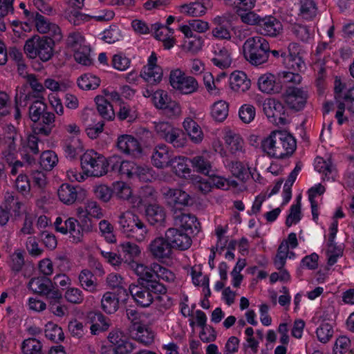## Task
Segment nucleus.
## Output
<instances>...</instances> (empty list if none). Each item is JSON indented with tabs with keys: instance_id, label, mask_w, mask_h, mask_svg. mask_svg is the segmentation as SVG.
I'll list each match as a JSON object with an SVG mask.
<instances>
[{
	"instance_id": "obj_52",
	"label": "nucleus",
	"mask_w": 354,
	"mask_h": 354,
	"mask_svg": "<svg viewBox=\"0 0 354 354\" xmlns=\"http://www.w3.org/2000/svg\"><path fill=\"white\" fill-rule=\"evenodd\" d=\"M106 282L110 287L118 288L117 292L118 294H122L124 297L127 296V290L121 286L122 278L120 275L111 273L107 276Z\"/></svg>"
},
{
	"instance_id": "obj_37",
	"label": "nucleus",
	"mask_w": 354,
	"mask_h": 354,
	"mask_svg": "<svg viewBox=\"0 0 354 354\" xmlns=\"http://www.w3.org/2000/svg\"><path fill=\"white\" fill-rule=\"evenodd\" d=\"M71 335L75 339H83L88 332V323L81 322L77 319L71 321L68 325Z\"/></svg>"
},
{
	"instance_id": "obj_56",
	"label": "nucleus",
	"mask_w": 354,
	"mask_h": 354,
	"mask_svg": "<svg viewBox=\"0 0 354 354\" xmlns=\"http://www.w3.org/2000/svg\"><path fill=\"white\" fill-rule=\"evenodd\" d=\"M66 17L68 21L74 26H79L90 18L88 15L83 14L76 9L66 12Z\"/></svg>"
},
{
	"instance_id": "obj_6",
	"label": "nucleus",
	"mask_w": 354,
	"mask_h": 354,
	"mask_svg": "<svg viewBox=\"0 0 354 354\" xmlns=\"http://www.w3.org/2000/svg\"><path fill=\"white\" fill-rule=\"evenodd\" d=\"M81 166L87 176L100 177L107 173L105 158L93 150L81 156Z\"/></svg>"
},
{
	"instance_id": "obj_50",
	"label": "nucleus",
	"mask_w": 354,
	"mask_h": 354,
	"mask_svg": "<svg viewBox=\"0 0 354 354\" xmlns=\"http://www.w3.org/2000/svg\"><path fill=\"white\" fill-rule=\"evenodd\" d=\"M28 82L30 84L31 88L33 91L36 93V94L32 95L33 97L37 99H44L41 96V93L45 91L44 87L42 84L39 83L36 78L35 75H28ZM32 97L31 94L26 95L24 97V100H27L30 99Z\"/></svg>"
},
{
	"instance_id": "obj_7",
	"label": "nucleus",
	"mask_w": 354,
	"mask_h": 354,
	"mask_svg": "<svg viewBox=\"0 0 354 354\" xmlns=\"http://www.w3.org/2000/svg\"><path fill=\"white\" fill-rule=\"evenodd\" d=\"M154 129L158 136L175 148L183 147L187 142L184 133L167 122H154Z\"/></svg>"
},
{
	"instance_id": "obj_64",
	"label": "nucleus",
	"mask_w": 354,
	"mask_h": 354,
	"mask_svg": "<svg viewBox=\"0 0 354 354\" xmlns=\"http://www.w3.org/2000/svg\"><path fill=\"white\" fill-rule=\"evenodd\" d=\"M351 341L345 336H342L337 339L334 347V354H344L348 349Z\"/></svg>"
},
{
	"instance_id": "obj_40",
	"label": "nucleus",
	"mask_w": 354,
	"mask_h": 354,
	"mask_svg": "<svg viewBox=\"0 0 354 354\" xmlns=\"http://www.w3.org/2000/svg\"><path fill=\"white\" fill-rule=\"evenodd\" d=\"M215 57L212 59V63L220 68H227L232 64L230 53L225 48L214 51Z\"/></svg>"
},
{
	"instance_id": "obj_9",
	"label": "nucleus",
	"mask_w": 354,
	"mask_h": 354,
	"mask_svg": "<svg viewBox=\"0 0 354 354\" xmlns=\"http://www.w3.org/2000/svg\"><path fill=\"white\" fill-rule=\"evenodd\" d=\"M263 111L269 120L277 125L288 123V113L283 104L275 99H268L263 104Z\"/></svg>"
},
{
	"instance_id": "obj_28",
	"label": "nucleus",
	"mask_w": 354,
	"mask_h": 354,
	"mask_svg": "<svg viewBox=\"0 0 354 354\" xmlns=\"http://www.w3.org/2000/svg\"><path fill=\"white\" fill-rule=\"evenodd\" d=\"M230 85L231 88L238 93H244L250 87V80L242 71H235L230 75Z\"/></svg>"
},
{
	"instance_id": "obj_62",
	"label": "nucleus",
	"mask_w": 354,
	"mask_h": 354,
	"mask_svg": "<svg viewBox=\"0 0 354 354\" xmlns=\"http://www.w3.org/2000/svg\"><path fill=\"white\" fill-rule=\"evenodd\" d=\"M290 70L289 71H283L279 74V78L283 82H290L293 84H299L301 80V77L299 73Z\"/></svg>"
},
{
	"instance_id": "obj_33",
	"label": "nucleus",
	"mask_w": 354,
	"mask_h": 354,
	"mask_svg": "<svg viewBox=\"0 0 354 354\" xmlns=\"http://www.w3.org/2000/svg\"><path fill=\"white\" fill-rule=\"evenodd\" d=\"M97 109L100 115L104 120H112L115 118V112L112 105L103 96H97L95 98Z\"/></svg>"
},
{
	"instance_id": "obj_27",
	"label": "nucleus",
	"mask_w": 354,
	"mask_h": 354,
	"mask_svg": "<svg viewBox=\"0 0 354 354\" xmlns=\"http://www.w3.org/2000/svg\"><path fill=\"white\" fill-rule=\"evenodd\" d=\"M145 216L151 225H161L165 219L164 208L158 204H149L145 207Z\"/></svg>"
},
{
	"instance_id": "obj_41",
	"label": "nucleus",
	"mask_w": 354,
	"mask_h": 354,
	"mask_svg": "<svg viewBox=\"0 0 354 354\" xmlns=\"http://www.w3.org/2000/svg\"><path fill=\"white\" fill-rule=\"evenodd\" d=\"M83 150V145L80 140L75 137L67 139L64 145V151L71 159L75 158Z\"/></svg>"
},
{
	"instance_id": "obj_30",
	"label": "nucleus",
	"mask_w": 354,
	"mask_h": 354,
	"mask_svg": "<svg viewBox=\"0 0 354 354\" xmlns=\"http://www.w3.org/2000/svg\"><path fill=\"white\" fill-rule=\"evenodd\" d=\"M190 158L184 156H174L169 167H171L173 172L180 177L189 176L191 169L187 164Z\"/></svg>"
},
{
	"instance_id": "obj_35",
	"label": "nucleus",
	"mask_w": 354,
	"mask_h": 354,
	"mask_svg": "<svg viewBox=\"0 0 354 354\" xmlns=\"http://www.w3.org/2000/svg\"><path fill=\"white\" fill-rule=\"evenodd\" d=\"M131 332L133 333L134 339L144 345H150L153 342V333L145 324L137 326V328L132 330Z\"/></svg>"
},
{
	"instance_id": "obj_53",
	"label": "nucleus",
	"mask_w": 354,
	"mask_h": 354,
	"mask_svg": "<svg viewBox=\"0 0 354 354\" xmlns=\"http://www.w3.org/2000/svg\"><path fill=\"white\" fill-rule=\"evenodd\" d=\"M316 334L318 339L321 342L326 343L333 336V327L328 323H323L317 329Z\"/></svg>"
},
{
	"instance_id": "obj_20",
	"label": "nucleus",
	"mask_w": 354,
	"mask_h": 354,
	"mask_svg": "<svg viewBox=\"0 0 354 354\" xmlns=\"http://www.w3.org/2000/svg\"><path fill=\"white\" fill-rule=\"evenodd\" d=\"M55 127V115L53 113L46 111L37 121L32 124L33 132L36 135L48 136Z\"/></svg>"
},
{
	"instance_id": "obj_48",
	"label": "nucleus",
	"mask_w": 354,
	"mask_h": 354,
	"mask_svg": "<svg viewBox=\"0 0 354 354\" xmlns=\"http://www.w3.org/2000/svg\"><path fill=\"white\" fill-rule=\"evenodd\" d=\"M58 158L53 151H44L40 156V165L47 171L51 170L57 163Z\"/></svg>"
},
{
	"instance_id": "obj_29",
	"label": "nucleus",
	"mask_w": 354,
	"mask_h": 354,
	"mask_svg": "<svg viewBox=\"0 0 354 354\" xmlns=\"http://www.w3.org/2000/svg\"><path fill=\"white\" fill-rule=\"evenodd\" d=\"M183 125L192 142L199 144L203 141L204 138L203 131L195 120L191 118H187L185 119Z\"/></svg>"
},
{
	"instance_id": "obj_13",
	"label": "nucleus",
	"mask_w": 354,
	"mask_h": 354,
	"mask_svg": "<svg viewBox=\"0 0 354 354\" xmlns=\"http://www.w3.org/2000/svg\"><path fill=\"white\" fill-rule=\"evenodd\" d=\"M130 266H136L139 270H143V272H147L152 275L151 280L158 281L162 279L166 282H173L175 280V274L168 268L162 266L158 263H153L151 267H148L144 264L138 263L136 261H130Z\"/></svg>"
},
{
	"instance_id": "obj_46",
	"label": "nucleus",
	"mask_w": 354,
	"mask_h": 354,
	"mask_svg": "<svg viewBox=\"0 0 354 354\" xmlns=\"http://www.w3.org/2000/svg\"><path fill=\"white\" fill-rule=\"evenodd\" d=\"M41 348V343L35 338L26 339L21 345L24 354H44Z\"/></svg>"
},
{
	"instance_id": "obj_36",
	"label": "nucleus",
	"mask_w": 354,
	"mask_h": 354,
	"mask_svg": "<svg viewBox=\"0 0 354 354\" xmlns=\"http://www.w3.org/2000/svg\"><path fill=\"white\" fill-rule=\"evenodd\" d=\"M189 163L194 171L205 175H209L212 169L210 161L203 156H196L190 158Z\"/></svg>"
},
{
	"instance_id": "obj_59",
	"label": "nucleus",
	"mask_w": 354,
	"mask_h": 354,
	"mask_svg": "<svg viewBox=\"0 0 354 354\" xmlns=\"http://www.w3.org/2000/svg\"><path fill=\"white\" fill-rule=\"evenodd\" d=\"M167 92L159 90L154 93L153 95V101L156 107L160 109H162L170 101Z\"/></svg>"
},
{
	"instance_id": "obj_45",
	"label": "nucleus",
	"mask_w": 354,
	"mask_h": 354,
	"mask_svg": "<svg viewBox=\"0 0 354 354\" xmlns=\"http://www.w3.org/2000/svg\"><path fill=\"white\" fill-rule=\"evenodd\" d=\"M225 140L232 153L242 151L243 140L239 134L230 131L225 135Z\"/></svg>"
},
{
	"instance_id": "obj_21",
	"label": "nucleus",
	"mask_w": 354,
	"mask_h": 354,
	"mask_svg": "<svg viewBox=\"0 0 354 354\" xmlns=\"http://www.w3.org/2000/svg\"><path fill=\"white\" fill-rule=\"evenodd\" d=\"M258 86L263 93L272 94L279 93L283 88V83L279 77L271 73H266L258 80Z\"/></svg>"
},
{
	"instance_id": "obj_31",
	"label": "nucleus",
	"mask_w": 354,
	"mask_h": 354,
	"mask_svg": "<svg viewBox=\"0 0 354 354\" xmlns=\"http://www.w3.org/2000/svg\"><path fill=\"white\" fill-rule=\"evenodd\" d=\"M28 288L35 293L41 296L48 294L50 288H53L51 280L46 277L32 278L28 283Z\"/></svg>"
},
{
	"instance_id": "obj_32",
	"label": "nucleus",
	"mask_w": 354,
	"mask_h": 354,
	"mask_svg": "<svg viewBox=\"0 0 354 354\" xmlns=\"http://www.w3.org/2000/svg\"><path fill=\"white\" fill-rule=\"evenodd\" d=\"M120 294L112 292H106L102 296L101 299L102 309L107 314L115 313L119 308Z\"/></svg>"
},
{
	"instance_id": "obj_24",
	"label": "nucleus",
	"mask_w": 354,
	"mask_h": 354,
	"mask_svg": "<svg viewBox=\"0 0 354 354\" xmlns=\"http://www.w3.org/2000/svg\"><path fill=\"white\" fill-rule=\"evenodd\" d=\"M296 48V44L289 45V53L283 58V64L288 70L301 72L306 68V64L299 53L294 50Z\"/></svg>"
},
{
	"instance_id": "obj_1",
	"label": "nucleus",
	"mask_w": 354,
	"mask_h": 354,
	"mask_svg": "<svg viewBox=\"0 0 354 354\" xmlns=\"http://www.w3.org/2000/svg\"><path fill=\"white\" fill-rule=\"evenodd\" d=\"M131 269L138 276L136 284L129 286V292L136 304L142 308L149 307L153 301L154 295L167 292V288L158 281L151 280L152 275L143 272L136 266Z\"/></svg>"
},
{
	"instance_id": "obj_44",
	"label": "nucleus",
	"mask_w": 354,
	"mask_h": 354,
	"mask_svg": "<svg viewBox=\"0 0 354 354\" xmlns=\"http://www.w3.org/2000/svg\"><path fill=\"white\" fill-rule=\"evenodd\" d=\"M42 100L43 99H37L33 101L29 107V117L33 123L37 121V120L47 111V105Z\"/></svg>"
},
{
	"instance_id": "obj_23",
	"label": "nucleus",
	"mask_w": 354,
	"mask_h": 354,
	"mask_svg": "<svg viewBox=\"0 0 354 354\" xmlns=\"http://www.w3.org/2000/svg\"><path fill=\"white\" fill-rule=\"evenodd\" d=\"M283 30L279 20L272 16L263 17L257 29L260 34L270 37L279 35Z\"/></svg>"
},
{
	"instance_id": "obj_43",
	"label": "nucleus",
	"mask_w": 354,
	"mask_h": 354,
	"mask_svg": "<svg viewBox=\"0 0 354 354\" xmlns=\"http://www.w3.org/2000/svg\"><path fill=\"white\" fill-rule=\"evenodd\" d=\"M100 83V79L91 74H84L77 79V85L82 90H94Z\"/></svg>"
},
{
	"instance_id": "obj_38",
	"label": "nucleus",
	"mask_w": 354,
	"mask_h": 354,
	"mask_svg": "<svg viewBox=\"0 0 354 354\" xmlns=\"http://www.w3.org/2000/svg\"><path fill=\"white\" fill-rule=\"evenodd\" d=\"M122 252L124 254L126 259L123 261V264H127L131 268L129 265L130 261L133 260V258L138 257L140 254V250L138 245L131 242H124L120 244Z\"/></svg>"
},
{
	"instance_id": "obj_10",
	"label": "nucleus",
	"mask_w": 354,
	"mask_h": 354,
	"mask_svg": "<svg viewBox=\"0 0 354 354\" xmlns=\"http://www.w3.org/2000/svg\"><path fill=\"white\" fill-rule=\"evenodd\" d=\"M54 225L57 232L63 234H70V238L73 243H80L82 241L83 234L80 222L74 218H68L63 221L62 218L57 217Z\"/></svg>"
},
{
	"instance_id": "obj_58",
	"label": "nucleus",
	"mask_w": 354,
	"mask_h": 354,
	"mask_svg": "<svg viewBox=\"0 0 354 354\" xmlns=\"http://www.w3.org/2000/svg\"><path fill=\"white\" fill-rule=\"evenodd\" d=\"M117 117L120 120H127L128 122H132L136 119V114L129 105L122 103L120 105V110L117 113Z\"/></svg>"
},
{
	"instance_id": "obj_47",
	"label": "nucleus",
	"mask_w": 354,
	"mask_h": 354,
	"mask_svg": "<svg viewBox=\"0 0 354 354\" xmlns=\"http://www.w3.org/2000/svg\"><path fill=\"white\" fill-rule=\"evenodd\" d=\"M45 335L53 342L63 341L64 339L62 328L51 322L46 325Z\"/></svg>"
},
{
	"instance_id": "obj_57",
	"label": "nucleus",
	"mask_w": 354,
	"mask_h": 354,
	"mask_svg": "<svg viewBox=\"0 0 354 354\" xmlns=\"http://www.w3.org/2000/svg\"><path fill=\"white\" fill-rule=\"evenodd\" d=\"M239 118L246 124L251 122L255 117V109L252 105L244 104L239 109Z\"/></svg>"
},
{
	"instance_id": "obj_63",
	"label": "nucleus",
	"mask_w": 354,
	"mask_h": 354,
	"mask_svg": "<svg viewBox=\"0 0 354 354\" xmlns=\"http://www.w3.org/2000/svg\"><path fill=\"white\" fill-rule=\"evenodd\" d=\"M94 192L97 198L105 203L111 199L113 194L111 188L104 185L96 186Z\"/></svg>"
},
{
	"instance_id": "obj_14",
	"label": "nucleus",
	"mask_w": 354,
	"mask_h": 354,
	"mask_svg": "<svg viewBox=\"0 0 354 354\" xmlns=\"http://www.w3.org/2000/svg\"><path fill=\"white\" fill-rule=\"evenodd\" d=\"M165 236L171 249L183 251L189 249L192 245V241L188 233L183 232L176 227L169 228L165 232Z\"/></svg>"
},
{
	"instance_id": "obj_15",
	"label": "nucleus",
	"mask_w": 354,
	"mask_h": 354,
	"mask_svg": "<svg viewBox=\"0 0 354 354\" xmlns=\"http://www.w3.org/2000/svg\"><path fill=\"white\" fill-rule=\"evenodd\" d=\"M59 200L66 205L82 202L86 197V192L79 186L62 184L57 191Z\"/></svg>"
},
{
	"instance_id": "obj_49",
	"label": "nucleus",
	"mask_w": 354,
	"mask_h": 354,
	"mask_svg": "<svg viewBox=\"0 0 354 354\" xmlns=\"http://www.w3.org/2000/svg\"><path fill=\"white\" fill-rule=\"evenodd\" d=\"M317 6L313 0H301L300 12L306 19H313L317 15Z\"/></svg>"
},
{
	"instance_id": "obj_26",
	"label": "nucleus",
	"mask_w": 354,
	"mask_h": 354,
	"mask_svg": "<svg viewBox=\"0 0 354 354\" xmlns=\"http://www.w3.org/2000/svg\"><path fill=\"white\" fill-rule=\"evenodd\" d=\"M209 7H210V1L202 0V1H195L181 5L179 6V10L186 15L198 17L205 15Z\"/></svg>"
},
{
	"instance_id": "obj_42",
	"label": "nucleus",
	"mask_w": 354,
	"mask_h": 354,
	"mask_svg": "<svg viewBox=\"0 0 354 354\" xmlns=\"http://www.w3.org/2000/svg\"><path fill=\"white\" fill-rule=\"evenodd\" d=\"M228 111L227 103L225 101L219 100L212 105L211 115L215 120L223 122L228 115Z\"/></svg>"
},
{
	"instance_id": "obj_55",
	"label": "nucleus",
	"mask_w": 354,
	"mask_h": 354,
	"mask_svg": "<svg viewBox=\"0 0 354 354\" xmlns=\"http://www.w3.org/2000/svg\"><path fill=\"white\" fill-rule=\"evenodd\" d=\"M121 37V30L115 25H112L109 29L104 31L102 39L108 44H113L119 41Z\"/></svg>"
},
{
	"instance_id": "obj_60",
	"label": "nucleus",
	"mask_w": 354,
	"mask_h": 354,
	"mask_svg": "<svg viewBox=\"0 0 354 354\" xmlns=\"http://www.w3.org/2000/svg\"><path fill=\"white\" fill-rule=\"evenodd\" d=\"M66 299L72 304H80L84 300L82 292L76 288H71L65 292Z\"/></svg>"
},
{
	"instance_id": "obj_2",
	"label": "nucleus",
	"mask_w": 354,
	"mask_h": 354,
	"mask_svg": "<svg viewBox=\"0 0 354 354\" xmlns=\"http://www.w3.org/2000/svg\"><path fill=\"white\" fill-rule=\"evenodd\" d=\"M264 153L274 158H285L291 156L297 148L295 138L287 131H274L261 140Z\"/></svg>"
},
{
	"instance_id": "obj_5",
	"label": "nucleus",
	"mask_w": 354,
	"mask_h": 354,
	"mask_svg": "<svg viewBox=\"0 0 354 354\" xmlns=\"http://www.w3.org/2000/svg\"><path fill=\"white\" fill-rule=\"evenodd\" d=\"M120 231L127 237L142 241L148 232L147 225L139 216L130 211L122 213L118 217Z\"/></svg>"
},
{
	"instance_id": "obj_51",
	"label": "nucleus",
	"mask_w": 354,
	"mask_h": 354,
	"mask_svg": "<svg viewBox=\"0 0 354 354\" xmlns=\"http://www.w3.org/2000/svg\"><path fill=\"white\" fill-rule=\"evenodd\" d=\"M99 228L100 232L108 243H113L115 242L116 239L113 233V227L108 221H100L99 223Z\"/></svg>"
},
{
	"instance_id": "obj_16",
	"label": "nucleus",
	"mask_w": 354,
	"mask_h": 354,
	"mask_svg": "<svg viewBox=\"0 0 354 354\" xmlns=\"http://www.w3.org/2000/svg\"><path fill=\"white\" fill-rule=\"evenodd\" d=\"M32 19L39 32L48 34V37H53L55 40H62L61 29L57 24L51 23L46 17L39 12L33 13Z\"/></svg>"
},
{
	"instance_id": "obj_11",
	"label": "nucleus",
	"mask_w": 354,
	"mask_h": 354,
	"mask_svg": "<svg viewBox=\"0 0 354 354\" xmlns=\"http://www.w3.org/2000/svg\"><path fill=\"white\" fill-rule=\"evenodd\" d=\"M147 251L153 259L160 262L171 259L173 254L165 236H158L153 239L147 246Z\"/></svg>"
},
{
	"instance_id": "obj_19",
	"label": "nucleus",
	"mask_w": 354,
	"mask_h": 354,
	"mask_svg": "<svg viewBox=\"0 0 354 354\" xmlns=\"http://www.w3.org/2000/svg\"><path fill=\"white\" fill-rule=\"evenodd\" d=\"M287 105L295 111L302 109L307 101L308 93L304 90L297 87H289L283 95Z\"/></svg>"
},
{
	"instance_id": "obj_12",
	"label": "nucleus",
	"mask_w": 354,
	"mask_h": 354,
	"mask_svg": "<svg viewBox=\"0 0 354 354\" xmlns=\"http://www.w3.org/2000/svg\"><path fill=\"white\" fill-rule=\"evenodd\" d=\"M173 221L176 228H181L188 234H197L200 231L201 225L197 218L193 214L185 213L181 209H174Z\"/></svg>"
},
{
	"instance_id": "obj_39",
	"label": "nucleus",
	"mask_w": 354,
	"mask_h": 354,
	"mask_svg": "<svg viewBox=\"0 0 354 354\" xmlns=\"http://www.w3.org/2000/svg\"><path fill=\"white\" fill-rule=\"evenodd\" d=\"M81 286L86 290L94 292L97 290L96 279L88 270H83L79 275Z\"/></svg>"
},
{
	"instance_id": "obj_22",
	"label": "nucleus",
	"mask_w": 354,
	"mask_h": 354,
	"mask_svg": "<svg viewBox=\"0 0 354 354\" xmlns=\"http://www.w3.org/2000/svg\"><path fill=\"white\" fill-rule=\"evenodd\" d=\"M174 156L169 147L164 144H161L155 147L151 159L156 167L163 169L169 167Z\"/></svg>"
},
{
	"instance_id": "obj_17",
	"label": "nucleus",
	"mask_w": 354,
	"mask_h": 354,
	"mask_svg": "<svg viewBox=\"0 0 354 354\" xmlns=\"http://www.w3.org/2000/svg\"><path fill=\"white\" fill-rule=\"evenodd\" d=\"M156 62V54L152 52L148 59L147 65L143 67L140 73V76L151 85L159 83L162 77V70Z\"/></svg>"
},
{
	"instance_id": "obj_4",
	"label": "nucleus",
	"mask_w": 354,
	"mask_h": 354,
	"mask_svg": "<svg viewBox=\"0 0 354 354\" xmlns=\"http://www.w3.org/2000/svg\"><path fill=\"white\" fill-rule=\"evenodd\" d=\"M59 41L48 36L34 35L26 40L24 47V53L30 59L39 57L41 61L47 62L53 55L55 43Z\"/></svg>"
},
{
	"instance_id": "obj_34",
	"label": "nucleus",
	"mask_w": 354,
	"mask_h": 354,
	"mask_svg": "<svg viewBox=\"0 0 354 354\" xmlns=\"http://www.w3.org/2000/svg\"><path fill=\"white\" fill-rule=\"evenodd\" d=\"M167 195L170 198L171 203H174V209H180L178 206H187L191 198L188 194L179 189H170Z\"/></svg>"
},
{
	"instance_id": "obj_18",
	"label": "nucleus",
	"mask_w": 354,
	"mask_h": 354,
	"mask_svg": "<svg viewBox=\"0 0 354 354\" xmlns=\"http://www.w3.org/2000/svg\"><path fill=\"white\" fill-rule=\"evenodd\" d=\"M116 145L121 152L134 158L139 157L142 151L140 143L131 135L124 134L118 136Z\"/></svg>"
},
{
	"instance_id": "obj_3",
	"label": "nucleus",
	"mask_w": 354,
	"mask_h": 354,
	"mask_svg": "<svg viewBox=\"0 0 354 354\" xmlns=\"http://www.w3.org/2000/svg\"><path fill=\"white\" fill-rule=\"evenodd\" d=\"M243 50L245 60L254 66H259L268 61L270 44L262 37H252L244 42Z\"/></svg>"
},
{
	"instance_id": "obj_8",
	"label": "nucleus",
	"mask_w": 354,
	"mask_h": 354,
	"mask_svg": "<svg viewBox=\"0 0 354 354\" xmlns=\"http://www.w3.org/2000/svg\"><path fill=\"white\" fill-rule=\"evenodd\" d=\"M171 86L183 94H191L197 91L198 85L196 80L187 76L180 69L171 71L169 75Z\"/></svg>"
},
{
	"instance_id": "obj_54",
	"label": "nucleus",
	"mask_w": 354,
	"mask_h": 354,
	"mask_svg": "<svg viewBox=\"0 0 354 354\" xmlns=\"http://www.w3.org/2000/svg\"><path fill=\"white\" fill-rule=\"evenodd\" d=\"M301 220V203L298 200L296 204L292 205L290 209V213L287 216L286 225L290 227L293 223H297Z\"/></svg>"
},
{
	"instance_id": "obj_25",
	"label": "nucleus",
	"mask_w": 354,
	"mask_h": 354,
	"mask_svg": "<svg viewBox=\"0 0 354 354\" xmlns=\"http://www.w3.org/2000/svg\"><path fill=\"white\" fill-rule=\"evenodd\" d=\"M189 28L190 27H187V26H183L180 28L186 37L184 42V47L187 50L192 53H196L201 50L203 45V40L198 33L194 34L193 32L189 30Z\"/></svg>"
},
{
	"instance_id": "obj_61",
	"label": "nucleus",
	"mask_w": 354,
	"mask_h": 354,
	"mask_svg": "<svg viewBox=\"0 0 354 354\" xmlns=\"http://www.w3.org/2000/svg\"><path fill=\"white\" fill-rule=\"evenodd\" d=\"M130 59L122 54L113 55L112 59V66L118 71H125L130 66Z\"/></svg>"
}]
</instances>
